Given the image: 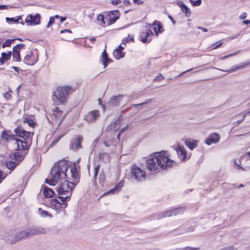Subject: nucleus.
<instances>
[{
    "label": "nucleus",
    "instance_id": "f257e3e1",
    "mask_svg": "<svg viewBox=\"0 0 250 250\" xmlns=\"http://www.w3.org/2000/svg\"><path fill=\"white\" fill-rule=\"evenodd\" d=\"M69 165L66 160H62L55 163L52 168L49 179H46L45 182L51 186H55L59 180L66 177V171Z\"/></svg>",
    "mask_w": 250,
    "mask_h": 250
},
{
    "label": "nucleus",
    "instance_id": "f03ea898",
    "mask_svg": "<svg viewBox=\"0 0 250 250\" xmlns=\"http://www.w3.org/2000/svg\"><path fill=\"white\" fill-rule=\"evenodd\" d=\"M154 158H150L146 162V167L150 171H155L158 166L163 169H166L172 166L173 161L165 155L164 151L154 153Z\"/></svg>",
    "mask_w": 250,
    "mask_h": 250
},
{
    "label": "nucleus",
    "instance_id": "7ed1b4c3",
    "mask_svg": "<svg viewBox=\"0 0 250 250\" xmlns=\"http://www.w3.org/2000/svg\"><path fill=\"white\" fill-rule=\"evenodd\" d=\"M75 184L73 182H70L67 180L63 179L61 180L60 185L57 188L58 197L61 201L64 202L66 200L69 199L72 194V189L74 188Z\"/></svg>",
    "mask_w": 250,
    "mask_h": 250
},
{
    "label": "nucleus",
    "instance_id": "20e7f679",
    "mask_svg": "<svg viewBox=\"0 0 250 250\" xmlns=\"http://www.w3.org/2000/svg\"><path fill=\"white\" fill-rule=\"evenodd\" d=\"M2 139L5 140L15 146L17 150H28L29 148V142H21L14 135L8 134L7 132L3 131L1 136Z\"/></svg>",
    "mask_w": 250,
    "mask_h": 250
},
{
    "label": "nucleus",
    "instance_id": "39448f33",
    "mask_svg": "<svg viewBox=\"0 0 250 250\" xmlns=\"http://www.w3.org/2000/svg\"><path fill=\"white\" fill-rule=\"evenodd\" d=\"M34 235L32 227L27 228L16 233L14 236L8 235L5 237V240L10 244H14L22 239L33 237Z\"/></svg>",
    "mask_w": 250,
    "mask_h": 250
},
{
    "label": "nucleus",
    "instance_id": "423d86ee",
    "mask_svg": "<svg viewBox=\"0 0 250 250\" xmlns=\"http://www.w3.org/2000/svg\"><path fill=\"white\" fill-rule=\"evenodd\" d=\"M70 89L71 88L68 86H59L54 92L53 96L62 104H63L66 100V97Z\"/></svg>",
    "mask_w": 250,
    "mask_h": 250
},
{
    "label": "nucleus",
    "instance_id": "0eeeda50",
    "mask_svg": "<svg viewBox=\"0 0 250 250\" xmlns=\"http://www.w3.org/2000/svg\"><path fill=\"white\" fill-rule=\"evenodd\" d=\"M185 210L186 208L185 207L176 208L174 209L166 210L162 213H159L158 214L154 215V217L156 219H160L166 217H170L183 213Z\"/></svg>",
    "mask_w": 250,
    "mask_h": 250
},
{
    "label": "nucleus",
    "instance_id": "6e6552de",
    "mask_svg": "<svg viewBox=\"0 0 250 250\" xmlns=\"http://www.w3.org/2000/svg\"><path fill=\"white\" fill-rule=\"evenodd\" d=\"M131 174V178H134L138 182L144 181L146 179V176L145 171L136 166L132 167Z\"/></svg>",
    "mask_w": 250,
    "mask_h": 250
},
{
    "label": "nucleus",
    "instance_id": "1a4fd4ad",
    "mask_svg": "<svg viewBox=\"0 0 250 250\" xmlns=\"http://www.w3.org/2000/svg\"><path fill=\"white\" fill-rule=\"evenodd\" d=\"M14 131L17 136L21 137L23 139V140H20L21 142H29V147L30 146L31 143L30 137L33 135V133L31 131H25L20 127L16 128Z\"/></svg>",
    "mask_w": 250,
    "mask_h": 250
},
{
    "label": "nucleus",
    "instance_id": "9d476101",
    "mask_svg": "<svg viewBox=\"0 0 250 250\" xmlns=\"http://www.w3.org/2000/svg\"><path fill=\"white\" fill-rule=\"evenodd\" d=\"M38 59V55L36 51H31L24 57L23 62L27 65H33L37 62Z\"/></svg>",
    "mask_w": 250,
    "mask_h": 250
},
{
    "label": "nucleus",
    "instance_id": "9b49d317",
    "mask_svg": "<svg viewBox=\"0 0 250 250\" xmlns=\"http://www.w3.org/2000/svg\"><path fill=\"white\" fill-rule=\"evenodd\" d=\"M65 116L63 115V111L60 110L58 107H56L53 110L51 118L54 123L60 125L62 123Z\"/></svg>",
    "mask_w": 250,
    "mask_h": 250
},
{
    "label": "nucleus",
    "instance_id": "f8f14e48",
    "mask_svg": "<svg viewBox=\"0 0 250 250\" xmlns=\"http://www.w3.org/2000/svg\"><path fill=\"white\" fill-rule=\"evenodd\" d=\"M41 15L38 13L34 16L29 15L26 18L25 22L28 26L39 24L41 22Z\"/></svg>",
    "mask_w": 250,
    "mask_h": 250
},
{
    "label": "nucleus",
    "instance_id": "ddd939ff",
    "mask_svg": "<svg viewBox=\"0 0 250 250\" xmlns=\"http://www.w3.org/2000/svg\"><path fill=\"white\" fill-rule=\"evenodd\" d=\"M99 112L97 110H94L89 112L84 116V120L88 123H92L96 121L99 117Z\"/></svg>",
    "mask_w": 250,
    "mask_h": 250
},
{
    "label": "nucleus",
    "instance_id": "4468645a",
    "mask_svg": "<svg viewBox=\"0 0 250 250\" xmlns=\"http://www.w3.org/2000/svg\"><path fill=\"white\" fill-rule=\"evenodd\" d=\"M120 17V14L118 10H114L110 12L106 17V19L108 21V24H111L114 23Z\"/></svg>",
    "mask_w": 250,
    "mask_h": 250
},
{
    "label": "nucleus",
    "instance_id": "2eb2a0df",
    "mask_svg": "<svg viewBox=\"0 0 250 250\" xmlns=\"http://www.w3.org/2000/svg\"><path fill=\"white\" fill-rule=\"evenodd\" d=\"M25 46L24 44H19L13 47L12 56L15 61L21 62L20 50Z\"/></svg>",
    "mask_w": 250,
    "mask_h": 250
},
{
    "label": "nucleus",
    "instance_id": "dca6fc26",
    "mask_svg": "<svg viewBox=\"0 0 250 250\" xmlns=\"http://www.w3.org/2000/svg\"><path fill=\"white\" fill-rule=\"evenodd\" d=\"M83 141V137L79 136L77 138L71 141L70 144V148L73 150H77L81 148V143Z\"/></svg>",
    "mask_w": 250,
    "mask_h": 250
},
{
    "label": "nucleus",
    "instance_id": "f3484780",
    "mask_svg": "<svg viewBox=\"0 0 250 250\" xmlns=\"http://www.w3.org/2000/svg\"><path fill=\"white\" fill-rule=\"evenodd\" d=\"M220 139L219 135L217 133H213L210 135L208 138L205 140V143L208 145H210L211 144H216L218 143Z\"/></svg>",
    "mask_w": 250,
    "mask_h": 250
},
{
    "label": "nucleus",
    "instance_id": "a211bd4d",
    "mask_svg": "<svg viewBox=\"0 0 250 250\" xmlns=\"http://www.w3.org/2000/svg\"><path fill=\"white\" fill-rule=\"evenodd\" d=\"M25 157V154L20 152H14L9 155V157L11 160L16 161V162H20L22 161Z\"/></svg>",
    "mask_w": 250,
    "mask_h": 250
},
{
    "label": "nucleus",
    "instance_id": "6ab92c4d",
    "mask_svg": "<svg viewBox=\"0 0 250 250\" xmlns=\"http://www.w3.org/2000/svg\"><path fill=\"white\" fill-rule=\"evenodd\" d=\"M175 150L178 154L179 158L181 160H184L186 157L187 151L184 146L178 145L175 147Z\"/></svg>",
    "mask_w": 250,
    "mask_h": 250
},
{
    "label": "nucleus",
    "instance_id": "aec40b11",
    "mask_svg": "<svg viewBox=\"0 0 250 250\" xmlns=\"http://www.w3.org/2000/svg\"><path fill=\"white\" fill-rule=\"evenodd\" d=\"M101 58V61L104 65V68H106L108 64L112 62V60L108 58V54L105 49H104L102 53Z\"/></svg>",
    "mask_w": 250,
    "mask_h": 250
},
{
    "label": "nucleus",
    "instance_id": "412c9836",
    "mask_svg": "<svg viewBox=\"0 0 250 250\" xmlns=\"http://www.w3.org/2000/svg\"><path fill=\"white\" fill-rule=\"evenodd\" d=\"M198 142V141L191 139H188L186 140L185 143L186 146L190 150H193L197 146Z\"/></svg>",
    "mask_w": 250,
    "mask_h": 250
},
{
    "label": "nucleus",
    "instance_id": "4be33fe9",
    "mask_svg": "<svg viewBox=\"0 0 250 250\" xmlns=\"http://www.w3.org/2000/svg\"><path fill=\"white\" fill-rule=\"evenodd\" d=\"M153 35V33L150 30H147L146 32H142L140 35V40L144 43H146L149 41L148 37L150 35Z\"/></svg>",
    "mask_w": 250,
    "mask_h": 250
},
{
    "label": "nucleus",
    "instance_id": "5701e85b",
    "mask_svg": "<svg viewBox=\"0 0 250 250\" xmlns=\"http://www.w3.org/2000/svg\"><path fill=\"white\" fill-rule=\"evenodd\" d=\"M123 185L124 182H123V181H121L115 188L105 192L104 194H103V196L107 195L109 194H114L115 193L118 192V191L121 189V188L123 186Z\"/></svg>",
    "mask_w": 250,
    "mask_h": 250
},
{
    "label": "nucleus",
    "instance_id": "b1692460",
    "mask_svg": "<svg viewBox=\"0 0 250 250\" xmlns=\"http://www.w3.org/2000/svg\"><path fill=\"white\" fill-rule=\"evenodd\" d=\"M123 96L119 95L118 96H114L109 101V104L114 106H117L119 104Z\"/></svg>",
    "mask_w": 250,
    "mask_h": 250
},
{
    "label": "nucleus",
    "instance_id": "393cba45",
    "mask_svg": "<svg viewBox=\"0 0 250 250\" xmlns=\"http://www.w3.org/2000/svg\"><path fill=\"white\" fill-rule=\"evenodd\" d=\"M152 25L153 27V29L157 36H158L159 33L163 32V31L161 30L162 26L160 21L155 20L153 22Z\"/></svg>",
    "mask_w": 250,
    "mask_h": 250
},
{
    "label": "nucleus",
    "instance_id": "a878e982",
    "mask_svg": "<svg viewBox=\"0 0 250 250\" xmlns=\"http://www.w3.org/2000/svg\"><path fill=\"white\" fill-rule=\"evenodd\" d=\"M120 121L119 119L116 120L114 122L112 123L107 126V129L108 130H113L114 131H117L120 126Z\"/></svg>",
    "mask_w": 250,
    "mask_h": 250
},
{
    "label": "nucleus",
    "instance_id": "bb28decb",
    "mask_svg": "<svg viewBox=\"0 0 250 250\" xmlns=\"http://www.w3.org/2000/svg\"><path fill=\"white\" fill-rule=\"evenodd\" d=\"M34 235H40L41 234H46L47 233V229L41 227H32Z\"/></svg>",
    "mask_w": 250,
    "mask_h": 250
},
{
    "label": "nucleus",
    "instance_id": "cd10ccee",
    "mask_svg": "<svg viewBox=\"0 0 250 250\" xmlns=\"http://www.w3.org/2000/svg\"><path fill=\"white\" fill-rule=\"evenodd\" d=\"M12 55V52L9 51L7 53L2 52L1 56L0 58V63L2 64L5 61H8L10 59Z\"/></svg>",
    "mask_w": 250,
    "mask_h": 250
},
{
    "label": "nucleus",
    "instance_id": "c85d7f7f",
    "mask_svg": "<svg viewBox=\"0 0 250 250\" xmlns=\"http://www.w3.org/2000/svg\"><path fill=\"white\" fill-rule=\"evenodd\" d=\"M250 65V61L247 62L241 63L239 66H236L235 68H233L229 70L226 71L227 72L231 73L237 69H243L245 68L247 66Z\"/></svg>",
    "mask_w": 250,
    "mask_h": 250
},
{
    "label": "nucleus",
    "instance_id": "c756f323",
    "mask_svg": "<svg viewBox=\"0 0 250 250\" xmlns=\"http://www.w3.org/2000/svg\"><path fill=\"white\" fill-rule=\"evenodd\" d=\"M54 191L51 188L45 187L43 188V194L46 198H51L54 195Z\"/></svg>",
    "mask_w": 250,
    "mask_h": 250
},
{
    "label": "nucleus",
    "instance_id": "7c9ffc66",
    "mask_svg": "<svg viewBox=\"0 0 250 250\" xmlns=\"http://www.w3.org/2000/svg\"><path fill=\"white\" fill-rule=\"evenodd\" d=\"M71 176L73 178L77 179L79 178V173L78 172V168L75 164L70 168Z\"/></svg>",
    "mask_w": 250,
    "mask_h": 250
},
{
    "label": "nucleus",
    "instance_id": "2f4dec72",
    "mask_svg": "<svg viewBox=\"0 0 250 250\" xmlns=\"http://www.w3.org/2000/svg\"><path fill=\"white\" fill-rule=\"evenodd\" d=\"M125 53L123 52L120 49H116L113 52V55L116 59L119 60L124 57Z\"/></svg>",
    "mask_w": 250,
    "mask_h": 250
},
{
    "label": "nucleus",
    "instance_id": "473e14b6",
    "mask_svg": "<svg viewBox=\"0 0 250 250\" xmlns=\"http://www.w3.org/2000/svg\"><path fill=\"white\" fill-rule=\"evenodd\" d=\"M64 202H60L57 199H53L51 200V204L52 206H54L56 208H61L62 205V204H63L65 206H67V204L64 203Z\"/></svg>",
    "mask_w": 250,
    "mask_h": 250
},
{
    "label": "nucleus",
    "instance_id": "72a5a7b5",
    "mask_svg": "<svg viewBox=\"0 0 250 250\" xmlns=\"http://www.w3.org/2000/svg\"><path fill=\"white\" fill-rule=\"evenodd\" d=\"M5 165L9 169L13 170L16 167L19 165V163L9 161L6 163Z\"/></svg>",
    "mask_w": 250,
    "mask_h": 250
},
{
    "label": "nucleus",
    "instance_id": "f704fd0d",
    "mask_svg": "<svg viewBox=\"0 0 250 250\" xmlns=\"http://www.w3.org/2000/svg\"><path fill=\"white\" fill-rule=\"evenodd\" d=\"M97 20L99 22V24L103 26H105L106 22L104 20V18L103 15H99L97 17Z\"/></svg>",
    "mask_w": 250,
    "mask_h": 250
},
{
    "label": "nucleus",
    "instance_id": "c9c22d12",
    "mask_svg": "<svg viewBox=\"0 0 250 250\" xmlns=\"http://www.w3.org/2000/svg\"><path fill=\"white\" fill-rule=\"evenodd\" d=\"M60 17V16L58 15H56L55 16H54L53 17H50V19H49V21L48 22V24L46 26V27L49 28L50 26V25H51L55 22V19H59Z\"/></svg>",
    "mask_w": 250,
    "mask_h": 250
},
{
    "label": "nucleus",
    "instance_id": "e433bc0d",
    "mask_svg": "<svg viewBox=\"0 0 250 250\" xmlns=\"http://www.w3.org/2000/svg\"><path fill=\"white\" fill-rule=\"evenodd\" d=\"M105 180V174H104V171H102L100 173L99 177V182L101 185H104Z\"/></svg>",
    "mask_w": 250,
    "mask_h": 250
},
{
    "label": "nucleus",
    "instance_id": "4c0bfd02",
    "mask_svg": "<svg viewBox=\"0 0 250 250\" xmlns=\"http://www.w3.org/2000/svg\"><path fill=\"white\" fill-rule=\"evenodd\" d=\"M181 9L186 16L188 17L190 15V10L186 4Z\"/></svg>",
    "mask_w": 250,
    "mask_h": 250
},
{
    "label": "nucleus",
    "instance_id": "58836bf2",
    "mask_svg": "<svg viewBox=\"0 0 250 250\" xmlns=\"http://www.w3.org/2000/svg\"><path fill=\"white\" fill-rule=\"evenodd\" d=\"M15 41L14 39L7 40H6L2 45V47L4 48L5 47L10 46L11 43Z\"/></svg>",
    "mask_w": 250,
    "mask_h": 250
},
{
    "label": "nucleus",
    "instance_id": "ea45409f",
    "mask_svg": "<svg viewBox=\"0 0 250 250\" xmlns=\"http://www.w3.org/2000/svg\"><path fill=\"white\" fill-rule=\"evenodd\" d=\"M23 123H27L28 125L30 126H33L35 124L33 121L32 119L29 118H24L23 120Z\"/></svg>",
    "mask_w": 250,
    "mask_h": 250
},
{
    "label": "nucleus",
    "instance_id": "a19ab883",
    "mask_svg": "<svg viewBox=\"0 0 250 250\" xmlns=\"http://www.w3.org/2000/svg\"><path fill=\"white\" fill-rule=\"evenodd\" d=\"M21 19V17L19 16L18 19H15L14 18H6L7 22L12 21L15 23L19 22V20Z\"/></svg>",
    "mask_w": 250,
    "mask_h": 250
},
{
    "label": "nucleus",
    "instance_id": "79ce46f5",
    "mask_svg": "<svg viewBox=\"0 0 250 250\" xmlns=\"http://www.w3.org/2000/svg\"><path fill=\"white\" fill-rule=\"evenodd\" d=\"M189 1L192 4V5L194 6H199L202 2L201 0H196L195 1L193 0H189Z\"/></svg>",
    "mask_w": 250,
    "mask_h": 250
},
{
    "label": "nucleus",
    "instance_id": "37998d69",
    "mask_svg": "<svg viewBox=\"0 0 250 250\" xmlns=\"http://www.w3.org/2000/svg\"><path fill=\"white\" fill-rule=\"evenodd\" d=\"M240 52V50H237L236 51H235V52L232 53V54H230L228 55H227V56H224L223 57H222L221 58V60H224V59H226L229 57H231V56H234V55H236L238 54H239V53Z\"/></svg>",
    "mask_w": 250,
    "mask_h": 250
},
{
    "label": "nucleus",
    "instance_id": "c03bdc74",
    "mask_svg": "<svg viewBox=\"0 0 250 250\" xmlns=\"http://www.w3.org/2000/svg\"><path fill=\"white\" fill-rule=\"evenodd\" d=\"M151 99H148L147 101H146V102L142 103H140V104H133L132 105V106L133 107H137L138 106L143 105H145L146 104H149L151 102Z\"/></svg>",
    "mask_w": 250,
    "mask_h": 250
},
{
    "label": "nucleus",
    "instance_id": "a18cd8bd",
    "mask_svg": "<svg viewBox=\"0 0 250 250\" xmlns=\"http://www.w3.org/2000/svg\"><path fill=\"white\" fill-rule=\"evenodd\" d=\"M99 169H100V166H97V167H95V168H94V175L93 178L95 180L96 179L97 176V174L98 173Z\"/></svg>",
    "mask_w": 250,
    "mask_h": 250
},
{
    "label": "nucleus",
    "instance_id": "49530a36",
    "mask_svg": "<svg viewBox=\"0 0 250 250\" xmlns=\"http://www.w3.org/2000/svg\"><path fill=\"white\" fill-rule=\"evenodd\" d=\"M39 212L42 216H46L48 215V212L45 210H42L41 208L39 209Z\"/></svg>",
    "mask_w": 250,
    "mask_h": 250
},
{
    "label": "nucleus",
    "instance_id": "de8ad7c7",
    "mask_svg": "<svg viewBox=\"0 0 250 250\" xmlns=\"http://www.w3.org/2000/svg\"><path fill=\"white\" fill-rule=\"evenodd\" d=\"M234 163H235V168H237V169H242V170H247V167H246L245 168H243L242 167H241L237 163L236 161H234Z\"/></svg>",
    "mask_w": 250,
    "mask_h": 250
},
{
    "label": "nucleus",
    "instance_id": "09e8293b",
    "mask_svg": "<svg viewBox=\"0 0 250 250\" xmlns=\"http://www.w3.org/2000/svg\"><path fill=\"white\" fill-rule=\"evenodd\" d=\"M133 41V38L132 37H130L129 35L127 38H126L125 40H124L122 44H125V42H128L129 41Z\"/></svg>",
    "mask_w": 250,
    "mask_h": 250
},
{
    "label": "nucleus",
    "instance_id": "8fccbe9b",
    "mask_svg": "<svg viewBox=\"0 0 250 250\" xmlns=\"http://www.w3.org/2000/svg\"><path fill=\"white\" fill-rule=\"evenodd\" d=\"M164 79V76L160 74V75H158L157 76H156L155 77V78L154 79V80L155 81H162V80H163Z\"/></svg>",
    "mask_w": 250,
    "mask_h": 250
},
{
    "label": "nucleus",
    "instance_id": "3c124183",
    "mask_svg": "<svg viewBox=\"0 0 250 250\" xmlns=\"http://www.w3.org/2000/svg\"><path fill=\"white\" fill-rule=\"evenodd\" d=\"M121 2L120 0H113L111 1V3L114 5H117Z\"/></svg>",
    "mask_w": 250,
    "mask_h": 250
},
{
    "label": "nucleus",
    "instance_id": "603ef678",
    "mask_svg": "<svg viewBox=\"0 0 250 250\" xmlns=\"http://www.w3.org/2000/svg\"><path fill=\"white\" fill-rule=\"evenodd\" d=\"M223 44V42H219L218 44L216 45L215 46H214L212 48V50H214V49H216L220 47L221 46V45H222Z\"/></svg>",
    "mask_w": 250,
    "mask_h": 250
},
{
    "label": "nucleus",
    "instance_id": "864d4df0",
    "mask_svg": "<svg viewBox=\"0 0 250 250\" xmlns=\"http://www.w3.org/2000/svg\"><path fill=\"white\" fill-rule=\"evenodd\" d=\"M4 96L6 99H10L11 97V94L9 92H6L4 94Z\"/></svg>",
    "mask_w": 250,
    "mask_h": 250
},
{
    "label": "nucleus",
    "instance_id": "5fc2aeb1",
    "mask_svg": "<svg viewBox=\"0 0 250 250\" xmlns=\"http://www.w3.org/2000/svg\"><path fill=\"white\" fill-rule=\"evenodd\" d=\"M8 8V5H0V10H4L5 9Z\"/></svg>",
    "mask_w": 250,
    "mask_h": 250
},
{
    "label": "nucleus",
    "instance_id": "6e6d98bb",
    "mask_svg": "<svg viewBox=\"0 0 250 250\" xmlns=\"http://www.w3.org/2000/svg\"><path fill=\"white\" fill-rule=\"evenodd\" d=\"M247 13H243L242 15L240 16V18L241 19H244L247 17Z\"/></svg>",
    "mask_w": 250,
    "mask_h": 250
},
{
    "label": "nucleus",
    "instance_id": "4d7b16f0",
    "mask_svg": "<svg viewBox=\"0 0 250 250\" xmlns=\"http://www.w3.org/2000/svg\"><path fill=\"white\" fill-rule=\"evenodd\" d=\"M178 4L181 8L185 5L182 1L178 2Z\"/></svg>",
    "mask_w": 250,
    "mask_h": 250
},
{
    "label": "nucleus",
    "instance_id": "13d9d810",
    "mask_svg": "<svg viewBox=\"0 0 250 250\" xmlns=\"http://www.w3.org/2000/svg\"><path fill=\"white\" fill-rule=\"evenodd\" d=\"M134 3L137 4H142L143 2L141 0H133Z\"/></svg>",
    "mask_w": 250,
    "mask_h": 250
},
{
    "label": "nucleus",
    "instance_id": "bf43d9fd",
    "mask_svg": "<svg viewBox=\"0 0 250 250\" xmlns=\"http://www.w3.org/2000/svg\"><path fill=\"white\" fill-rule=\"evenodd\" d=\"M245 117H246V114L243 115L242 119H241V120H240L237 121L238 124H239L241 122H242L245 119Z\"/></svg>",
    "mask_w": 250,
    "mask_h": 250
},
{
    "label": "nucleus",
    "instance_id": "052dcab7",
    "mask_svg": "<svg viewBox=\"0 0 250 250\" xmlns=\"http://www.w3.org/2000/svg\"><path fill=\"white\" fill-rule=\"evenodd\" d=\"M198 28L199 29L202 30L203 32H207L208 31L207 28H204V27H198Z\"/></svg>",
    "mask_w": 250,
    "mask_h": 250
},
{
    "label": "nucleus",
    "instance_id": "680f3d73",
    "mask_svg": "<svg viewBox=\"0 0 250 250\" xmlns=\"http://www.w3.org/2000/svg\"><path fill=\"white\" fill-rule=\"evenodd\" d=\"M168 18L169 19L171 20V21H172V23L173 24H175V20L170 15H169L168 16Z\"/></svg>",
    "mask_w": 250,
    "mask_h": 250
},
{
    "label": "nucleus",
    "instance_id": "e2e57ef3",
    "mask_svg": "<svg viewBox=\"0 0 250 250\" xmlns=\"http://www.w3.org/2000/svg\"><path fill=\"white\" fill-rule=\"evenodd\" d=\"M247 155L249 156V159L247 160V162L249 163L250 162V152H248ZM247 167H250V165L247 166Z\"/></svg>",
    "mask_w": 250,
    "mask_h": 250
},
{
    "label": "nucleus",
    "instance_id": "0e129e2a",
    "mask_svg": "<svg viewBox=\"0 0 250 250\" xmlns=\"http://www.w3.org/2000/svg\"><path fill=\"white\" fill-rule=\"evenodd\" d=\"M65 32L71 33V31L70 30H62L61 31V33H65Z\"/></svg>",
    "mask_w": 250,
    "mask_h": 250
},
{
    "label": "nucleus",
    "instance_id": "69168bd1",
    "mask_svg": "<svg viewBox=\"0 0 250 250\" xmlns=\"http://www.w3.org/2000/svg\"><path fill=\"white\" fill-rule=\"evenodd\" d=\"M59 19H60L61 23H62L66 20V18L63 17H60Z\"/></svg>",
    "mask_w": 250,
    "mask_h": 250
},
{
    "label": "nucleus",
    "instance_id": "338daca9",
    "mask_svg": "<svg viewBox=\"0 0 250 250\" xmlns=\"http://www.w3.org/2000/svg\"><path fill=\"white\" fill-rule=\"evenodd\" d=\"M239 34H237V35H236L235 36L230 37V39H234L238 38L239 37Z\"/></svg>",
    "mask_w": 250,
    "mask_h": 250
},
{
    "label": "nucleus",
    "instance_id": "774afa93",
    "mask_svg": "<svg viewBox=\"0 0 250 250\" xmlns=\"http://www.w3.org/2000/svg\"><path fill=\"white\" fill-rule=\"evenodd\" d=\"M243 23L246 24H250V21L249 20H246L243 21Z\"/></svg>",
    "mask_w": 250,
    "mask_h": 250
}]
</instances>
